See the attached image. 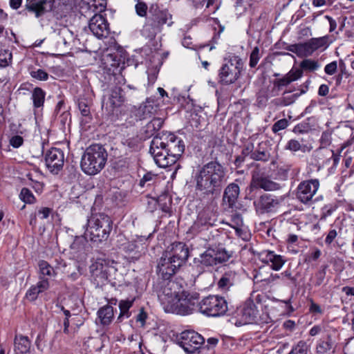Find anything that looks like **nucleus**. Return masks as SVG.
<instances>
[{
	"mask_svg": "<svg viewBox=\"0 0 354 354\" xmlns=\"http://www.w3.org/2000/svg\"><path fill=\"white\" fill-rule=\"evenodd\" d=\"M185 151L182 139L171 133L157 134L151 142L149 152L156 164L165 168L175 164Z\"/></svg>",
	"mask_w": 354,
	"mask_h": 354,
	"instance_id": "nucleus-1",
	"label": "nucleus"
},
{
	"mask_svg": "<svg viewBox=\"0 0 354 354\" xmlns=\"http://www.w3.org/2000/svg\"><path fill=\"white\" fill-rule=\"evenodd\" d=\"M225 169L216 161H211L201 167L194 176L196 193L209 196L219 194L226 182Z\"/></svg>",
	"mask_w": 354,
	"mask_h": 354,
	"instance_id": "nucleus-2",
	"label": "nucleus"
},
{
	"mask_svg": "<svg viewBox=\"0 0 354 354\" xmlns=\"http://www.w3.org/2000/svg\"><path fill=\"white\" fill-rule=\"evenodd\" d=\"M172 15L167 10H160L157 6H151L147 16L141 35L150 40L162 32L164 26L167 27L173 24Z\"/></svg>",
	"mask_w": 354,
	"mask_h": 354,
	"instance_id": "nucleus-3",
	"label": "nucleus"
},
{
	"mask_svg": "<svg viewBox=\"0 0 354 354\" xmlns=\"http://www.w3.org/2000/svg\"><path fill=\"white\" fill-rule=\"evenodd\" d=\"M108 154L100 144H93L84 151L80 162L82 170L88 175L98 174L105 166Z\"/></svg>",
	"mask_w": 354,
	"mask_h": 354,
	"instance_id": "nucleus-4",
	"label": "nucleus"
},
{
	"mask_svg": "<svg viewBox=\"0 0 354 354\" xmlns=\"http://www.w3.org/2000/svg\"><path fill=\"white\" fill-rule=\"evenodd\" d=\"M113 222L109 216L100 213L93 214L87 221L85 237L100 243L106 241L112 231Z\"/></svg>",
	"mask_w": 354,
	"mask_h": 354,
	"instance_id": "nucleus-5",
	"label": "nucleus"
},
{
	"mask_svg": "<svg viewBox=\"0 0 354 354\" xmlns=\"http://www.w3.org/2000/svg\"><path fill=\"white\" fill-rule=\"evenodd\" d=\"M158 299L165 310L184 291L182 286L176 281L161 279L154 286Z\"/></svg>",
	"mask_w": 354,
	"mask_h": 354,
	"instance_id": "nucleus-6",
	"label": "nucleus"
},
{
	"mask_svg": "<svg viewBox=\"0 0 354 354\" xmlns=\"http://www.w3.org/2000/svg\"><path fill=\"white\" fill-rule=\"evenodd\" d=\"M231 257L232 252L223 248H208L198 257L194 259V263L201 270H203L224 263L228 261Z\"/></svg>",
	"mask_w": 354,
	"mask_h": 354,
	"instance_id": "nucleus-7",
	"label": "nucleus"
},
{
	"mask_svg": "<svg viewBox=\"0 0 354 354\" xmlns=\"http://www.w3.org/2000/svg\"><path fill=\"white\" fill-rule=\"evenodd\" d=\"M243 68V62L239 57L232 56L228 59H225L218 70V82L223 85L234 83L240 77Z\"/></svg>",
	"mask_w": 354,
	"mask_h": 354,
	"instance_id": "nucleus-8",
	"label": "nucleus"
},
{
	"mask_svg": "<svg viewBox=\"0 0 354 354\" xmlns=\"http://www.w3.org/2000/svg\"><path fill=\"white\" fill-rule=\"evenodd\" d=\"M199 295L196 292L183 291L174 302L165 310L167 313L187 315L193 313L198 304Z\"/></svg>",
	"mask_w": 354,
	"mask_h": 354,
	"instance_id": "nucleus-9",
	"label": "nucleus"
},
{
	"mask_svg": "<svg viewBox=\"0 0 354 354\" xmlns=\"http://www.w3.org/2000/svg\"><path fill=\"white\" fill-rule=\"evenodd\" d=\"M201 313L209 317H219L225 315L227 310L225 299L218 295H209L204 298L199 304Z\"/></svg>",
	"mask_w": 354,
	"mask_h": 354,
	"instance_id": "nucleus-10",
	"label": "nucleus"
},
{
	"mask_svg": "<svg viewBox=\"0 0 354 354\" xmlns=\"http://www.w3.org/2000/svg\"><path fill=\"white\" fill-rule=\"evenodd\" d=\"M113 261L98 258L90 267L91 277L97 286H102L109 281L111 272L114 270Z\"/></svg>",
	"mask_w": 354,
	"mask_h": 354,
	"instance_id": "nucleus-11",
	"label": "nucleus"
},
{
	"mask_svg": "<svg viewBox=\"0 0 354 354\" xmlns=\"http://www.w3.org/2000/svg\"><path fill=\"white\" fill-rule=\"evenodd\" d=\"M283 201L282 196L277 197L271 194H264L256 199L254 207L257 214H264L275 212Z\"/></svg>",
	"mask_w": 354,
	"mask_h": 354,
	"instance_id": "nucleus-12",
	"label": "nucleus"
},
{
	"mask_svg": "<svg viewBox=\"0 0 354 354\" xmlns=\"http://www.w3.org/2000/svg\"><path fill=\"white\" fill-rule=\"evenodd\" d=\"M203 336L194 330H185L180 333L179 345L187 353H195L204 343Z\"/></svg>",
	"mask_w": 354,
	"mask_h": 354,
	"instance_id": "nucleus-13",
	"label": "nucleus"
},
{
	"mask_svg": "<svg viewBox=\"0 0 354 354\" xmlns=\"http://www.w3.org/2000/svg\"><path fill=\"white\" fill-rule=\"evenodd\" d=\"M328 46V37H322L319 38H312L305 43L296 44L295 51L299 57H308L315 50L320 48H326Z\"/></svg>",
	"mask_w": 354,
	"mask_h": 354,
	"instance_id": "nucleus-14",
	"label": "nucleus"
},
{
	"mask_svg": "<svg viewBox=\"0 0 354 354\" xmlns=\"http://www.w3.org/2000/svg\"><path fill=\"white\" fill-rule=\"evenodd\" d=\"M171 259L177 266L181 267L189 257V249L185 243L175 242L171 244L164 252Z\"/></svg>",
	"mask_w": 354,
	"mask_h": 354,
	"instance_id": "nucleus-15",
	"label": "nucleus"
},
{
	"mask_svg": "<svg viewBox=\"0 0 354 354\" xmlns=\"http://www.w3.org/2000/svg\"><path fill=\"white\" fill-rule=\"evenodd\" d=\"M45 163L48 169L53 174H57L64 166V153L58 148H51L45 154Z\"/></svg>",
	"mask_w": 354,
	"mask_h": 354,
	"instance_id": "nucleus-16",
	"label": "nucleus"
},
{
	"mask_svg": "<svg viewBox=\"0 0 354 354\" xmlns=\"http://www.w3.org/2000/svg\"><path fill=\"white\" fill-rule=\"evenodd\" d=\"M317 180H305L300 183L297 188V198L303 203H307L313 197L319 188Z\"/></svg>",
	"mask_w": 354,
	"mask_h": 354,
	"instance_id": "nucleus-17",
	"label": "nucleus"
},
{
	"mask_svg": "<svg viewBox=\"0 0 354 354\" xmlns=\"http://www.w3.org/2000/svg\"><path fill=\"white\" fill-rule=\"evenodd\" d=\"M303 72L299 68H292V69L283 76L277 78L273 82L272 95H279L285 87L291 82H295L302 77Z\"/></svg>",
	"mask_w": 354,
	"mask_h": 354,
	"instance_id": "nucleus-18",
	"label": "nucleus"
},
{
	"mask_svg": "<svg viewBox=\"0 0 354 354\" xmlns=\"http://www.w3.org/2000/svg\"><path fill=\"white\" fill-rule=\"evenodd\" d=\"M122 91L121 88L118 86L111 88L110 93L104 97L102 109H105L106 111H113L115 109L120 108L124 102Z\"/></svg>",
	"mask_w": 354,
	"mask_h": 354,
	"instance_id": "nucleus-19",
	"label": "nucleus"
},
{
	"mask_svg": "<svg viewBox=\"0 0 354 354\" xmlns=\"http://www.w3.org/2000/svg\"><path fill=\"white\" fill-rule=\"evenodd\" d=\"M180 268L163 253L158 263L157 272L161 279H169Z\"/></svg>",
	"mask_w": 354,
	"mask_h": 354,
	"instance_id": "nucleus-20",
	"label": "nucleus"
},
{
	"mask_svg": "<svg viewBox=\"0 0 354 354\" xmlns=\"http://www.w3.org/2000/svg\"><path fill=\"white\" fill-rule=\"evenodd\" d=\"M89 29L97 38L106 37L109 33V24L101 15H95L90 20Z\"/></svg>",
	"mask_w": 354,
	"mask_h": 354,
	"instance_id": "nucleus-21",
	"label": "nucleus"
},
{
	"mask_svg": "<svg viewBox=\"0 0 354 354\" xmlns=\"http://www.w3.org/2000/svg\"><path fill=\"white\" fill-rule=\"evenodd\" d=\"M8 122L9 129L12 133L26 135L32 120L31 117L22 118L19 115H15L9 118Z\"/></svg>",
	"mask_w": 354,
	"mask_h": 354,
	"instance_id": "nucleus-22",
	"label": "nucleus"
},
{
	"mask_svg": "<svg viewBox=\"0 0 354 354\" xmlns=\"http://www.w3.org/2000/svg\"><path fill=\"white\" fill-rule=\"evenodd\" d=\"M250 186L254 188L263 189L265 191H275L280 189V185L268 178L261 175L258 171L252 172Z\"/></svg>",
	"mask_w": 354,
	"mask_h": 354,
	"instance_id": "nucleus-23",
	"label": "nucleus"
},
{
	"mask_svg": "<svg viewBox=\"0 0 354 354\" xmlns=\"http://www.w3.org/2000/svg\"><path fill=\"white\" fill-rule=\"evenodd\" d=\"M55 0H27L26 9L35 14L37 17L50 12L54 7Z\"/></svg>",
	"mask_w": 354,
	"mask_h": 354,
	"instance_id": "nucleus-24",
	"label": "nucleus"
},
{
	"mask_svg": "<svg viewBox=\"0 0 354 354\" xmlns=\"http://www.w3.org/2000/svg\"><path fill=\"white\" fill-rule=\"evenodd\" d=\"M260 259L261 262L268 265L271 269L275 271L281 270L286 262L283 256L277 254L271 250L262 251L260 254Z\"/></svg>",
	"mask_w": 354,
	"mask_h": 354,
	"instance_id": "nucleus-25",
	"label": "nucleus"
},
{
	"mask_svg": "<svg viewBox=\"0 0 354 354\" xmlns=\"http://www.w3.org/2000/svg\"><path fill=\"white\" fill-rule=\"evenodd\" d=\"M239 281L237 272L233 270H225L218 281V287L223 291H228Z\"/></svg>",
	"mask_w": 354,
	"mask_h": 354,
	"instance_id": "nucleus-26",
	"label": "nucleus"
},
{
	"mask_svg": "<svg viewBox=\"0 0 354 354\" xmlns=\"http://www.w3.org/2000/svg\"><path fill=\"white\" fill-rule=\"evenodd\" d=\"M240 193L239 186L232 183L229 184L225 189L223 197L224 204L227 205L229 208H232L236 205L239 195Z\"/></svg>",
	"mask_w": 354,
	"mask_h": 354,
	"instance_id": "nucleus-27",
	"label": "nucleus"
},
{
	"mask_svg": "<svg viewBox=\"0 0 354 354\" xmlns=\"http://www.w3.org/2000/svg\"><path fill=\"white\" fill-rule=\"evenodd\" d=\"M239 315L241 316V324H248L252 323L257 315V310L254 303L251 301L245 303L239 310Z\"/></svg>",
	"mask_w": 354,
	"mask_h": 354,
	"instance_id": "nucleus-28",
	"label": "nucleus"
},
{
	"mask_svg": "<svg viewBox=\"0 0 354 354\" xmlns=\"http://www.w3.org/2000/svg\"><path fill=\"white\" fill-rule=\"evenodd\" d=\"M36 285L32 286L26 293V298L30 301H35L39 293L47 290L49 287V281L48 279L40 277Z\"/></svg>",
	"mask_w": 354,
	"mask_h": 354,
	"instance_id": "nucleus-29",
	"label": "nucleus"
},
{
	"mask_svg": "<svg viewBox=\"0 0 354 354\" xmlns=\"http://www.w3.org/2000/svg\"><path fill=\"white\" fill-rule=\"evenodd\" d=\"M31 342L27 336L16 335L14 340L15 354H30Z\"/></svg>",
	"mask_w": 354,
	"mask_h": 354,
	"instance_id": "nucleus-30",
	"label": "nucleus"
},
{
	"mask_svg": "<svg viewBox=\"0 0 354 354\" xmlns=\"http://www.w3.org/2000/svg\"><path fill=\"white\" fill-rule=\"evenodd\" d=\"M164 119L161 118H153L142 127V133L145 139L149 138L155 135L162 127Z\"/></svg>",
	"mask_w": 354,
	"mask_h": 354,
	"instance_id": "nucleus-31",
	"label": "nucleus"
},
{
	"mask_svg": "<svg viewBox=\"0 0 354 354\" xmlns=\"http://www.w3.org/2000/svg\"><path fill=\"white\" fill-rule=\"evenodd\" d=\"M114 317L113 308L106 305L100 308L97 311V318L103 326L109 325Z\"/></svg>",
	"mask_w": 354,
	"mask_h": 354,
	"instance_id": "nucleus-32",
	"label": "nucleus"
},
{
	"mask_svg": "<svg viewBox=\"0 0 354 354\" xmlns=\"http://www.w3.org/2000/svg\"><path fill=\"white\" fill-rule=\"evenodd\" d=\"M216 221L214 214L209 211H203L199 213L196 225L199 227H208L214 225Z\"/></svg>",
	"mask_w": 354,
	"mask_h": 354,
	"instance_id": "nucleus-33",
	"label": "nucleus"
},
{
	"mask_svg": "<svg viewBox=\"0 0 354 354\" xmlns=\"http://www.w3.org/2000/svg\"><path fill=\"white\" fill-rule=\"evenodd\" d=\"M102 62L104 68L111 71L117 69L120 65V59L117 55L111 53H105L102 57Z\"/></svg>",
	"mask_w": 354,
	"mask_h": 354,
	"instance_id": "nucleus-34",
	"label": "nucleus"
},
{
	"mask_svg": "<svg viewBox=\"0 0 354 354\" xmlns=\"http://www.w3.org/2000/svg\"><path fill=\"white\" fill-rule=\"evenodd\" d=\"M86 241L82 237L76 238L71 245V252L76 258H82L85 254Z\"/></svg>",
	"mask_w": 354,
	"mask_h": 354,
	"instance_id": "nucleus-35",
	"label": "nucleus"
},
{
	"mask_svg": "<svg viewBox=\"0 0 354 354\" xmlns=\"http://www.w3.org/2000/svg\"><path fill=\"white\" fill-rule=\"evenodd\" d=\"M39 269V278L41 277L45 278V276H48L50 277H55L56 272L54 270L53 268L46 261L41 260L38 263Z\"/></svg>",
	"mask_w": 354,
	"mask_h": 354,
	"instance_id": "nucleus-36",
	"label": "nucleus"
},
{
	"mask_svg": "<svg viewBox=\"0 0 354 354\" xmlns=\"http://www.w3.org/2000/svg\"><path fill=\"white\" fill-rule=\"evenodd\" d=\"M162 103L163 100H161V98L151 96L147 98L146 101L143 102L142 104V109L144 111H150L154 108L159 107Z\"/></svg>",
	"mask_w": 354,
	"mask_h": 354,
	"instance_id": "nucleus-37",
	"label": "nucleus"
},
{
	"mask_svg": "<svg viewBox=\"0 0 354 354\" xmlns=\"http://www.w3.org/2000/svg\"><path fill=\"white\" fill-rule=\"evenodd\" d=\"M331 341L330 337L321 339L317 345V354H331Z\"/></svg>",
	"mask_w": 354,
	"mask_h": 354,
	"instance_id": "nucleus-38",
	"label": "nucleus"
},
{
	"mask_svg": "<svg viewBox=\"0 0 354 354\" xmlns=\"http://www.w3.org/2000/svg\"><path fill=\"white\" fill-rule=\"evenodd\" d=\"M32 98L34 106L35 108H39L43 106L45 98V92L41 88L37 87L33 91Z\"/></svg>",
	"mask_w": 354,
	"mask_h": 354,
	"instance_id": "nucleus-39",
	"label": "nucleus"
},
{
	"mask_svg": "<svg viewBox=\"0 0 354 354\" xmlns=\"http://www.w3.org/2000/svg\"><path fill=\"white\" fill-rule=\"evenodd\" d=\"M158 206L161 210L165 213H169L172 203L171 198L167 194H162L158 196Z\"/></svg>",
	"mask_w": 354,
	"mask_h": 354,
	"instance_id": "nucleus-40",
	"label": "nucleus"
},
{
	"mask_svg": "<svg viewBox=\"0 0 354 354\" xmlns=\"http://www.w3.org/2000/svg\"><path fill=\"white\" fill-rule=\"evenodd\" d=\"M310 83V80H307L301 86L299 93H295L291 95V98L286 100V97H284L283 100V104L285 106L289 105L295 102V100L301 94L305 93L308 89V85Z\"/></svg>",
	"mask_w": 354,
	"mask_h": 354,
	"instance_id": "nucleus-41",
	"label": "nucleus"
},
{
	"mask_svg": "<svg viewBox=\"0 0 354 354\" xmlns=\"http://www.w3.org/2000/svg\"><path fill=\"white\" fill-rule=\"evenodd\" d=\"M19 198L26 203L31 204L35 201V198L31 191L26 187L22 188L21 190Z\"/></svg>",
	"mask_w": 354,
	"mask_h": 354,
	"instance_id": "nucleus-42",
	"label": "nucleus"
},
{
	"mask_svg": "<svg viewBox=\"0 0 354 354\" xmlns=\"http://www.w3.org/2000/svg\"><path fill=\"white\" fill-rule=\"evenodd\" d=\"M12 53L8 50H0V67H6L11 63Z\"/></svg>",
	"mask_w": 354,
	"mask_h": 354,
	"instance_id": "nucleus-43",
	"label": "nucleus"
},
{
	"mask_svg": "<svg viewBox=\"0 0 354 354\" xmlns=\"http://www.w3.org/2000/svg\"><path fill=\"white\" fill-rule=\"evenodd\" d=\"M319 64L317 62L312 60V59H304L300 63V68L302 71L303 70H308L310 71H316L319 68Z\"/></svg>",
	"mask_w": 354,
	"mask_h": 354,
	"instance_id": "nucleus-44",
	"label": "nucleus"
},
{
	"mask_svg": "<svg viewBox=\"0 0 354 354\" xmlns=\"http://www.w3.org/2000/svg\"><path fill=\"white\" fill-rule=\"evenodd\" d=\"M270 158V154L267 151L256 150L252 151L251 153V159L256 161L267 162Z\"/></svg>",
	"mask_w": 354,
	"mask_h": 354,
	"instance_id": "nucleus-45",
	"label": "nucleus"
},
{
	"mask_svg": "<svg viewBox=\"0 0 354 354\" xmlns=\"http://www.w3.org/2000/svg\"><path fill=\"white\" fill-rule=\"evenodd\" d=\"M261 57V55L260 54V50L258 46H256L252 50L250 56V63L249 65L251 68H254L258 64L260 58Z\"/></svg>",
	"mask_w": 354,
	"mask_h": 354,
	"instance_id": "nucleus-46",
	"label": "nucleus"
},
{
	"mask_svg": "<svg viewBox=\"0 0 354 354\" xmlns=\"http://www.w3.org/2000/svg\"><path fill=\"white\" fill-rule=\"evenodd\" d=\"M308 346L304 341H299L289 354H307Z\"/></svg>",
	"mask_w": 354,
	"mask_h": 354,
	"instance_id": "nucleus-47",
	"label": "nucleus"
},
{
	"mask_svg": "<svg viewBox=\"0 0 354 354\" xmlns=\"http://www.w3.org/2000/svg\"><path fill=\"white\" fill-rule=\"evenodd\" d=\"M133 305V301L129 300H122L119 304V308L120 310V314L118 318H120L122 316L127 315L128 317V312L129 308Z\"/></svg>",
	"mask_w": 354,
	"mask_h": 354,
	"instance_id": "nucleus-48",
	"label": "nucleus"
},
{
	"mask_svg": "<svg viewBox=\"0 0 354 354\" xmlns=\"http://www.w3.org/2000/svg\"><path fill=\"white\" fill-rule=\"evenodd\" d=\"M26 135L15 134L9 140L10 145L14 148L20 147L24 143V137Z\"/></svg>",
	"mask_w": 354,
	"mask_h": 354,
	"instance_id": "nucleus-49",
	"label": "nucleus"
},
{
	"mask_svg": "<svg viewBox=\"0 0 354 354\" xmlns=\"http://www.w3.org/2000/svg\"><path fill=\"white\" fill-rule=\"evenodd\" d=\"M331 132L330 131H326L322 133L320 139V147L326 148L331 144Z\"/></svg>",
	"mask_w": 354,
	"mask_h": 354,
	"instance_id": "nucleus-50",
	"label": "nucleus"
},
{
	"mask_svg": "<svg viewBox=\"0 0 354 354\" xmlns=\"http://www.w3.org/2000/svg\"><path fill=\"white\" fill-rule=\"evenodd\" d=\"M136 14L141 17H146L148 6L145 2L139 1L135 6Z\"/></svg>",
	"mask_w": 354,
	"mask_h": 354,
	"instance_id": "nucleus-51",
	"label": "nucleus"
},
{
	"mask_svg": "<svg viewBox=\"0 0 354 354\" xmlns=\"http://www.w3.org/2000/svg\"><path fill=\"white\" fill-rule=\"evenodd\" d=\"M231 221L234 224L233 227L235 229L236 232L241 230V227L243 225V218L239 214H234L232 216Z\"/></svg>",
	"mask_w": 354,
	"mask_h": 354,
	"instance_id": "nucleus-52",
	"label": "nucleus"
},
{
	"mask_svg": "<svg viewBox=\"0 0 354 354\" xmlns=\"http://www.w3.org/2000/svg\"><path fill=\"white\" fill-rule=\"evenodd\" d=\"M30 75L32 77L41 81H46L48 78V73L42 69H37L36 71H31Z\"/></svg>",
	"mask_w": 354,
	"mask_h": 354,
	"instance_id": "nucleus-53",
	"label": "nucleus"
},
{
	"mask_svg": "<svg viewBox=\"0 0 354 354\" xmlns=\"http://www.w3.org/2000/svg\"><path fill=\"white\" fill-rule=\"evenodd\" d=\"M288 122L287 120H279L273 124L272 130L274 133H277L281 130L286 129L288 127Z\"/></svg>",
	"mask_w": 354,
	"mask_h": 354,
	"instance_id": "nucleus-54",
	"label": "nucleus"
},
{
	"mask_svg": "<svg viewBox=\"0 0 354 354\" xmlns=\"http://www.w3.org/2000/svg\"><path fill=\"white\" fill-rule=\"evenodd\" d=\"M158 206V198H147V209L149 212H153Z\"/></svg>",
	"mask_w": 354,
	"mask_h": 354,
	"instance_id": "nucleus-55",
	"label": "nucleus"
},
{
	"mask_svg": "<svg viewBox=\"0 0 354 354\" xmlns=\"http://www.w3.org/2000/svg\"><path fill=\"white\" fill-rule=\"evenodd\" d=\"M301 145L296 140H290L288 141L286 148L292 151H297L301 150Z\"/></svg>",
	"mask_w": 354,
	"mask_h": 354,
	"instance_id": "nucleus-56",
	"label": "nucleus"
},
{
	"mask_svg": "<svg viewBox=\"0 0 354 354\" xmlns=\"http://www.w3.org/2000/svg\"><path fill=\"white\" fill-rule=\"evenodd\" d=\"M91 2L100 12L104 10L106 7V0H91Z\"/></svg>",
	"mask_w": 354,
	"mask_h": 354,
	"instance_id": "nucleus-57",
	"label": "nucleus"
},
{
	"mask_svg": "<svg viewBox=\"0 0 354 354\" xmlns=\"http://www.w3.org/2000/svg\"><path fill=\"white\" fill-rule=\"evenodd\" d=\"M50 212H51V209L50 208H48V207H42V208H41L40 209L38 210L37 216L41 219H46V218H47L49 216Z\"/></svg>",
	"mask_w": 354,
	"mask_h": 354,
	"instance_id": "nucleus-58",
	"label": "nucleus"
},
{
	"mask_svg": "<svg viewBox=\"0 0 354 354\" xmlns=\"http://www.w3.org/2000/svg\"><path fill=\"white\" fill-rule=\"evenodd\" d=\"M254 149V146L252 144L247 145L244 147V148L242 149L241 155L245 156V158L250 156V158H251V153H252V151Z\"/></svg>",
	"mask_w": 354,
	"mask_h": 354,
	"instance_id": "nucleus-59",
	"label": "nucleus"
},
{
	"mask_svg": "<svg viewBox=\"0 0 354 354\" xmlns=\"http://www.w3.org/2000/svg\"><path fill=\"white\" fill-rule=\"evenodd\" d=\"M81 122L84 124L89 123L92 119L91 112H81Z\"/></svg>",
	"mask_w": 354,
	"mask_h": 354,
	"instance_id": "nucleus-60",
	"label": "nucleus"
},
{
	"mask_svg": "<svg viewBox=\"0 0 354 354\" xmlns=\"http://www.w3.org/2000/svg\"><path fill=\"white\" fill-rule=\"evenodd\" d=\"M281 276L282 279L286 278L290 280L292 283H295L296 281V279L294 277H292V272L290 270H286L284 272H281Z\"/></svg>",
	"mask_w": 354,
	"mask_h": 354,
	"instance_id": "nucleus-61",
	"label": "nucleus"
},
{
	"mask_svg": "<svg viewBox=\"0 0 354 354\" xmlns=\"http://www.w3.org/2000/svg\"><path fill=\"white\" fill-rule=\"evenodd\" d=\"M309 310L312 313L314 314L322 313V309L320 306L313 301L310 304Z\"/></svg>",
	"mask_w": 354,
	"mask_h": 354,
	"instance_id": "nucleus-62",
	"label": "nucleus"
},
{
	"mask_svg": "<svg viewBox=\"0 0 354 354\" xmlns=\"http://www.w3.org/2000/svg\"><path fill=\"white\" fill-rule=\"evenodd\" d=\"M153 178V175H152L151 174H145L142 178L140 180V185L141 187H144L145 183H147V182H149L151 180H152Z\"/></svg>",
	"mask_w": 354,
	"mask_h": 354,
	"instance_id": "nucleus-63",
	"label": "nucleus"
},
{
	"mask_svg": "<svg viewBox=\"0 0 354 354\" xmlns=\"http://www.w3.org/2000/svg\"><path fill=\"white\" fill-rule=\"evenodd\" d=\"M329 92V88L326 84H322L318 90V94L320 96H326Z\"/></svg>",
	"mask_w": 354,
	"mask_h": 354,
	"instance_id": "nucleus-64",
	"label": "nucleus"
}]
</instances>
